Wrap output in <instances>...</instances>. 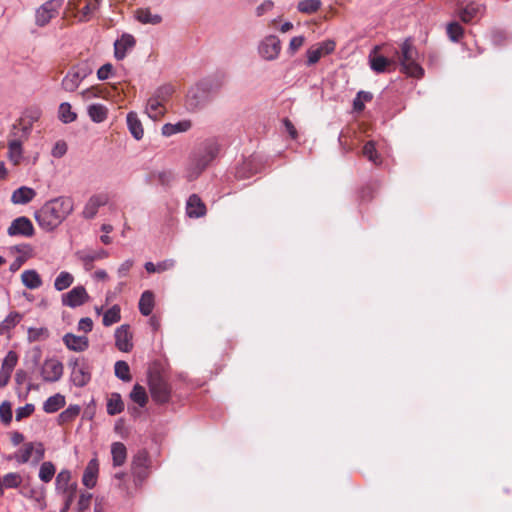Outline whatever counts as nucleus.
<instances>
[{
	"instance_id": "f257e3e1",
	"label": "nucleus",
	"mask_w": 512,
	"mask_h": 512,
	"mask_svg": "<svg viewBox=\"0 0 512 512\" xmlns=\"http://www.w3.org/2000/svg\"><path fill=\"white\" fill-rule=\"evenodd\" d=\"M74 211V201L68 196H59L46 201L34 214L37 224L46 232L55 230Z\"/></svg>"
},
{
	"instance_id": "f03ea898",
	"label": "nucleus",
	"mask_w": 512,
	"mask_h": 512,
	"mask_svg": "<svg viewBox=\"0 0 512 512\" xmlns=\"http://www.w3.org/2000/svg\"><path fill=\"white\" fill-rule=\"evenodd\" d=\"M219 145L214 140L204 141L189 157L186 165V178L192 181L217 157Z\"/></svg>"
},
{
	"instance_id": "7ed1b4c3",
	"label": "nucleus",
	"mask_w": 512,
	"mask_h": 512,
	"mask_svg": "<svg viewBox=\"0 0 512 512\" xmlns=\"http://www.w3.org/2000/svg\"><path fill=\"white\" fill-rule=\"evenodd\" d=\"M219 145L214 140L204 141L189 157L186 165V178L192 181L217 157Z\"/></svg>"
},
{
	"instance_id": "20e7f679",
	"label": "nucleus",
	"mask_w": 512,
	"mask_h": 512,
	"mask_svg": "<svg viewBox=\"0 0 512 512\" xmlns=\"http://www.w3.org/2000/svg\"><path fill=\"white\" fill-rule=\"evenodd\" d=\"M227 82V74L224 71H216L201 79L196 84V93L192 98L196 99L195 107L202 105L211 96L216 95Z\"/></svg>"
},
{
	"instance_id": "39448f33",
	"label": "nucleus",
	"mask_w": 512,
	"mask_h": 512,
	"mask_svg": "<svg viewBox=\"0 0 512 512\" xmlns=\"http://www.w3.org/2000/svg\"><path fill=\"white\" fill-rule=\"evenodd\" d=\"M400 50L401 70L410 77L421 78L424 75V69L418 63L419 53L410 38L401 44Z\"/></svg>"
},
{
	"instance_id": "423d86ee",
	"label": "nucleus",
	"mask_w": 512,
	"mask_h": 512,
	"mask_svg": "<svg viewBox=\"0 0 512 512\" xmlns=\"http://www.w3.org/2000/svg\"><path fill=\"white\" fill-rule=\"evenodd\" d=\"M17 129V125H13V130ZM31 125H26L21 128L20 135L12 131L9 134L8 139V152L7 158L13 165H18L23 159V147L22 144L28 139L31 133Z\"/></svg>"
},
{
	"instance_id": "0eeeda50",
	"label": "nucleus",
	"mask_w": 512,
	"mask_h": 512,
	"mask_svg": "<svg viewBox=\"0 0 512 512\" xmlns=\"http://www.w3.org/2000/svg\"><path fill=\"white\" fill-rule=\"evenodd\" d=\"M71 369L70 380L76 387H84L91 379L89 365L84 358L71 359L68 363Z\"/></svg>"
},
{
	"instance_id": "6e6552de",
	"label": "nucleus",
	"mask_w": 512,
	"mask_h": 512,
	"mask_svg": "<svg viewBox=\"0 0 512 512\" xmlns=\"http://www.w3.org/2000/svg\"><path fill=\"white\" fill-rule=\"evenodd\" d=\"M150 457L143 449L138 451L132 460L131 471L136 485H141L149 475Z\"/></svg>"
},
{
	"instance_id": "1a4fd4ad",
	"label": "nucleus",
	"mask_w": 512,
	"mask_h": 512,
	"mask_svg": "<svg viewBox=\"0 0 512 512\" xmlns=\"http://www.w3.org/2000/svg\"><path fill=\"white\" fill-rule=\"evenodd\" d=\"M150 393L158 404L167 403L171 397V388L168 382L160 375H155L149 380Z\"/></svg>"
},
{
	"instance_id": "9d476101",
	"label": "nucleus",
	"mask_w": 512,
	"mask_h": 512,
	"mask_svg": "<svg viewBox=\"0 0 512 512\" xmlns=\"http://www.w3.org/2000/svg\"><path fill=\"white\" fill-rule=\"evenodd\" d=\"M63 5V0H48L43 3L35 14L36 25L43 27L54 18Z\"/></svg>"
},
{
	"instance_id": "9b49d317",
	"label": "nucleus",
	"mask_w": 512,
	"mask_h": 512,
	"mask_svg": "<svg viewBox=\"0 0 512 512\" xmlns=\"http://www.w3.org/2000/svg\"><path fill=\"white\" fill-rule=\"evenodd\" d=\"M281 51V41L276 35L264 37L258 45L259 55L267 61H273L278 58Z\"/></svg>"
},
{
	"instance_id": "f8f14e48",
	"label": "nucleus",
	"mask_w": 512,
	"mask_h": 512,
	"mask_svg": "<svg viewBox=\"0 0 512 512\" xmlns=\"http://www.w3.org/2000/svg\"><path fill=\"white\" fill-rule=\"evenodd\" d=\"M40 374L45 382H56L63 375V365L56 358H48L42 364Z\"/></svg>"
},
{
	"instance_id": "ddd939ff",
	"label": "nucleus",
	"mask_w": 512,
	"mask_h": 512,
	"mask_svg": "<svg viewBox=\"0 0 512 512\" xmlns=\"http://www.w3.org/2000/svg\"><path fill=\"white\" fill-rule=\"evenodd\" d=\"M7 233L11 237H32L34 235V226L29 218L26 216H20L11 222L7 229Z\"/></svg>"
},
{
	"instance_id": "4468645a",
	"label": "nucleus",
	"mask_w": 512,
	"mask_h": 512,
	"mask_svg": "<svg viewBox=\"0 0 512 512\" xmlns=\"http://www.w3.org/2000/svg\"><path fill=\"white\" fill-rule=\"evenodd\" d=\"M89 299L84 286H75L67 293L62 294L61 301L64 306L76 308L83 305Z\"/></svg>"
},
{
	"instance_id": "2eb2a0df",
	"label": "nucleus",
	"mask_w": 512,
	"mask_h": 512,
	"mask_svg": "<svg viewBox=\"0 0 512 512\" xmlns=\"http://www.w3.org/2000/svg\"><path fill=\"white\" fill-rule=\"evenodd\" d=\"M108 196L106 194H96L92 195L87 202L82 211V216L85 219H93L100 207L105 206L108 203Z\"/></svg>"
},
{
	"instance_id": "dca6fc26",
	"label": "nucleus",
	"mask_w": 512,
	"mask_h": 512,
	"mask_svg": "<svg viewBox=\"0 0 512 512\" xmlns=\"http://www.w3.org/2000/svg\"><path fill=\"white\" fill-rule=\"evenodd\" d=\"M115 346L121 352H130L133 348L130 326L123 324L115 330Z\"/></svg>"
},
{
	"instance_id": "f3484780",
	"label": "nucleus",
	"mask_w": 512,
	"mask_h": 512,
	"mask_svg": "<svg viewBox=\"0 0 512 512\" xmlns=\"http://www.w3.org/2000/svg\"><path fill=\"white\" fill-rule=\"evenodd\" d=\"M136 45V39L132 34L123 33L120 39L114 42V57L122 60L126 57L127 52L132 50Z\"/></svg>"
},
{
	"instance_id": "a211bd4d",
	"label": "nucleus",
	"mask_w": 512,
	"mask_h": 512,
	"mask_svg": "<svg viewBox=\"0 0 512 512\" xmlns=\"http://www.w3.org/2000/svg\"><path fill=\"white\" fill-rule=\"evenodd\" d=\"M76 256L83 263L84 268L90 270L93 267V262L107 258L108 252L102 248L95 251L79 250L76 252Z\"/></svg>"
},
{
	"instance_id": "6ab92c4d",
	"label": "nucleus",
	"mask_w": 512,
	"mask_h": 512,
	"mask_svg": "<svg viewBox=\"0 0 512 512\" xmlns=\"http://www.w3.org/2000/svg\"><path fill=\"white\" fill-rule=\"evenodd\" d=\"M186 214L189 218H200L206 214V206L197 194L189 196L186 202Z\"/></svg>"
},
{
	"instance_id": "aec40b11",
	"label": "nucleus",
	"mask_w": 512,
	"mask_h": 512,
	"mask_svg": "<svg viewBox=\"0 0 512 512\" xmlns=\"http://www.w3.org/2000/svg\"><path fill=\"white\" fill-rule=\"evenodd\" d=\"M55 489L61 494L69 491H77V483L71 482V472L67 469L61 470L55 479Z\"/></svg>"
},
{
	"instance_id": "412c9836",
	"label": "nucleus",
	"mask_w": 512,
	"mask_h": 512,
	"mask_svg": "<svg viewBox=\"0 0 512 512\" xmlns=\"http://www.w3.org/2000/svg\"><path fill=\"white\" fill-rule=\"evenodd\" d=\"M66 347L75 352H83L89 347V340L86 336H79L73 333H66L63 336Z\"/></svg>"
},
{
	"instance_id": "4be33fe9",
	"label": "nucleus",
	"mask_w": 512,
	"mask_h": 512,
	"mask_svg": "<svg viewBox=\"0 0 512 512\" xmlns=\"http://www.w3.org/2000/svg\"><path fill=\"white\" fill-rule=\"evenodd\" d=\"M99 472V464L96 458L91 459L83 473L82 483L87 488H93L97 482V476Z\"/></svg>"
},
{
	"instance_id": "5701e85b",
	"label": "nucleus",
	"mask_w": 512,
	"mask_h": 512,
	"mask_svg": "<svg viewBox=\"0 0 512 512\" xmlns=\"http://www.w3.org/2000/svg\"><path fill=\"white\" fill-rule=\"evenodd\" d=\"M482 6L475 2H469L457 9V15L464 23H470L481 13Z\"/></svg>"
},
{
	"instance_id": "b1692460",
	"label": "nucleus",
	"mask_w": 512,
	"mask_h": 512,
	"mask_svg": "<svg viewBox=\"0 0 512 512\" xmlns=\"http://www.w3.org/2000/svg\"><path fill=\"white\" fill-rule=\"evenodd\" d=\"M36 196V191L27 186H21L13 191L11 202L16 205H25Z\"/></svg>"
},
{
	"instance_id": "393cba45",
	"label": "nucleus",
	"mask_w": 512,
	"mask_h": 512,
	"mask_svg": "<svg viewBox=\"0 0 512 512\" xmlns=\"http://www.w3.org/2000/svg\"><path fill=\"white\" fill-rule=\"evenodd\" d=\"M259 171V162L257 158L251 156L250 158L244 160L243 163L237 168L236 176L239 178H249Z\"/></svg>"
},
{
	"instance_id": "a878e982",
	"label": "nucleus",
	"mask_w": 512,
	"mask_h": 512,
	"mask_svg": "<svg viewBox=\"0 0 512 512\" xmlns=\"http://www.w3.org/2000/svg\"><path fill=\"white\" fill-rule=\"evenodd\" d=\"M128 130L136 140H141L144 135V130L140 119L136 112H129L126 116Z\"/></svg>"
},
{
	"instance_id": "bb28decb",
	"label": "nucleus",
	"mask_w": 512,
	"mask_h": 512,
	"mask_svg": "<svg viewBox=\"0 0 512 512\" xmlns=\"http://www.w3.org/2000/svg\"><path fill=\"white\" fill-rule=\"evenodd\" d=\"M20 493L22 496L34 500L40 509H44L46 506L44 488L23 486L20 490Z\"/></svg>"
},
{
	"instance_id": "cd10ccee",
	"label": "nucleus",
	"mask_w": 512,
	"mask_h": 512,
	"mask_svg": "<svg viewBox=\"0 0 512 512\" xmlns=\"http://www.w3.org/2000/svg\"><path fill=\"white\" fill-rule=\"evenodd\" d=\"M192 127L190 120H182L177 123H166L162 126L161 132L165 137H170L177 133H183L188 131Z\"/></svg>"
},
{
	"instance_id": "c85d7f7f",
	"label": "nucleus",
	"mask_w": 512,
	"mask_h": 512,
	"mask_svg": "<svg viewBox=\"0 0 512 512\" xmlns=\"http://www.w3.org/2000/svg\"><path fill=\"white\" fill-rule=\"evenodd\" d=\"M134 16L142 24L157 25L162 22V16L153 14L149 8H138Z\"/></svg>"
},
{
	"instance_id": "c756f323",
	"label": "nucleus",
	"mask_w": 512,
	"mask_h": 512,
	"mask_svg": "<svg viewBox=\"0 0 512 512\" xmlns=\"http://www.w3.org/2000/svg\"><path fill=\"white\" fill-rule=\"evenodd\" d=\"M23 285L28 289H37L42 285V279L36 270H25L21 274Z\"/></svg>"
},
{
	"instance_id": "7c9ffc66",
	"label": "nucleus",
	"mask_w": 512,
	"mask_h": 512,
	"mask_svg": "<svg viewBox=\"0 0 512 512\" xmlns=\"http://www.w3.org/2000/svg\"><path fill=\"white\" fill-rule=\"evenodd\" d=\"M65 403V397L60 393H56L43 403V410L48 414H52L63 408Z\"/></svg>"
},
{
	"instance_id": "2f4dec72",
	"label": "nucleus",
	"mask_w": 512,
	"mask_h": 512,
	"mask_svg": "<svg viewBox=\"0 0 512 512\" xmlns=\"http://www.w3.org/2000/svg\"><path fill=\"white\" fill-rule=\"evenodd\" d=\"M111 455L113 466H121L125 463L127 458V449L121 442H114L111 445Z\"/></svg>"
},
{
	"instance_id": "473e14b6",
	"label": "nucleus",
	"mask_w": 512,
	"mask_h": 512,
	"mask_svg": "<svg viewBox=\"0 0 512 512\" xmlns=\"http://www.w3.org/2000/svg\"><path fill=\"white\" fill-rule=\"evenodd\" d=\"M23 316L17 311L10 312L6 318L0 322V335H4L12 330L21 320Z\"/></svg>"
},
{
	"instance_id": "72a5a7b5",
	"label": "nucleus",
	"mask_w": 512,
	"mask_h": 512,
	"mask_svg": "<svg viewBox=\"0 0 512 512\" xmlns=\"http://www.w3.org/2000/svg\"><path fill=\"white\" fill-rule=\"evenodd\" d=\"M139 311L144 316H149L154 308V294L146 290L142 293L139 300Z\"/></svg>"
},
{
	"instance_id": "f704fd0d",
	"label": "nucleus",
	"mask_w": 512,
	"mask_h": 512,
	"mask_svg": "<svg viewBox=\"0 0 512 512\" xmlns=\"http://www.w3.org/2000/svg\"><path fill=\"white\" fill-rule=\"evenodd\" d=\"M87 112L90 119L95 123H101L105 121L108 115L107 108L99 103L89 105Z\"/></svg>"
},
{
	"instance_id": "c9c22d12",
	"label": "nucleus",
	"mask_w": 512,
	"mask_h": 512,
	"mask_svg": "<svg viewBox=\"0 0 512 512\" xmlns=\"http://www.w3.org/2000/svg\"><path fill=\"white\" fill-rule=\"evenodd\" d=\"M146 113H147L148 117L153 120L159 119L165 113V108H164L163 103L159 102L158 100L154 99L153 97H150L147 101Z\"/></svg>"
},
{
	"instance_id": "e433bc0d",
	"label": "nucleus",
	"mask_w": 512,
	"mask_h": 512,
	"mask_svg": "<svg viewBox=\"0 0 512 512\" xmlns=\"http://www.w3.org/2000/svg\"><path fill=\"white\" fill-rule=\"evenodd\" d=\"M81 82V78L78 77L75 71L71 68L65 75V77L62 79L61 85L65 91L73 92L79 87Z\"/></svg>"
},
{
	"instance_id": "4c0bfd02",
	"label": "nucleus",
	"mask_w": 512,
	"mask_h": 512,
	"mask_svg": "<svg viewBox=\"0 0 512 512\" xmlns=\"http://www.w3.org/2000/svg\"><path fill=\"white\" fill-rule=\"evenodd\" d=\"M107 413L111 416L117 415L124 410V403L119 393H112L107 401Z\"/></svg>"
},
{
	"instance_id": "58836bf2",
	"label": "nucleus",
	"mask_w": 512,
	"mask_h": 512,
	"mask_svg": "<svg viewBox=\"0 0 512 512\" xmlns=\"http://www.w3.org/2000/svg\"><path fill=\"white\" fill-rule=\"evenodd\" d=\"M22 476L17 472H10L1 477L3 491L5 489H15L21 486Z\"/></svg>"
},
{
	"instance_id": "ea45409f",
	"label": "nucleus",
	"mask_w": 512,
	"mask_h": 512,
	"mask_svg": "<svg viewBox=\"0 0 512 512\" xmlns=\"http://www.w3.org/2000/svg\"><path fill=\"white\" fill-rule=\"evenodd\" d=\"M33 451L34 443L28 442L24 445L23 449H20L13 456H10L8 459H14L18 464H24L31 459Z\"/></svg>"
},
{
	"instance_id": "a19ab883",
	"label": "nucleus",
	"mask_w": 512,
	"mask_h": 512,
	"mask_svg": "<svg viewBox=\"0 0 512 512\" xmlns=\"http://www.w3.org/2000/svg\"><path fill=\"white\" fill-rule=\"evenodd\" d=\"M100 7V0H89L79 12V21L88 22Z\"/></svg>"
},
{
	"instance_id": "79ce46f5",
	"label": "nucleus",
	"mask_w": 512,
	"mask_h": 512,
	"mask_svg": "<svg viewBox=\"0 0 512 512\" xmlns=\"http://www.w3.org/2000/svg\"><path fill=\"white\" fill-rule=\"evenodd\" d=\"M58 117L64 124L72 123L76 120L77 114L72 111L70 103L63 102L59 106Z\"/></svg>"
},
{
	"instance_id": "37998d69",
	"label": "nucleus",
	"mask_w": 512,
	"mask_h": 512,
	"mask_svg": "<svg viewBox=\"0 0 512 512\" xmlns=\"http://www.w3.org/2000/svg\"><path fill=\"white\" fill-rule=\"evenodd\" d=\"M114 372L115 376L123 382H130L132 380L130 367L126 361H117L114 365Z\"/></svg>"
},
{
	"instance_id": "c03bdc74",
	"label": "nucleus",
	"mask_w": 512,
	"mask_h": 512,
	"mask_svg": "<svg viewBox=\"0 0 512 512\" xmlns=\"http://www.w3.org/2000/svg\"><path fill=\"white\" fill-rule=\"evenodd\" d=\"M74 281V277L71 273L67 271H62L59 273V275L55 278L54 281V288L57 291H63L70 287Z\"/></svg>"
},
{
	"instance_id": "a18cd8bd",
	"label": "nucleus",
	"mask_w": 512,
	"mask_h": 512,
	"mask_svg": "<svg viewBox=\"0 0 512 512\" xmlns=\"http://www.w3.org/2000/svg\"><path fill=\"white\" fill-rule=\"evenodd\" d=\"M81 408L79 405H69L58 416L59 424H64L73 421L79 414Z\"/></svg>"
},
{
	"instance_id": "49530a36",
	"label": "nucleus",
	"mask_w": 512,
	"mask_h": 512,
	"mask_svg": "<svg viewBox=\"0 0 512 512\" xmlns=\"http://www.w3.org/2000/svg\"><path fill=\"white\" fill-rule=\"evenodd\" d=\"M363 155L373 164H375V165L381 164V156L376 150L374 141H368L365 143V145L363 147Z\"/></svg>"
},
{
	"instance_id": "de8ad7c7",
	"label": "nucleus",
	"mask_w": 512,
	"mask_h": 512,
	"mask_svg": "<svg viewBox=\"0 0 512 512\" xmlns=\"http://www.w3.org/2000/svg\"><path fill=\"white\" fill-rule=\"evenodd\" d=\"M372 99L373 94L371 92L360 90L353 100V110L362 112L365 108V102H370Z\"/></svg>"
},
{
	"instance_id": "09e8293b",
	"label": "nucleus",
	"mask_w": 512,
	"mask_h": 512,
	"mask_svg": "<svg viewBox=\"0 0 512 512\" xmlns=\"http://www.w3.org/2000/svg\"><path fill=\"white\" fill-rule=\"evenodd\" d=\"M55 466L51 461H45L39 469V479L44 483H49L55 475Z\"/></svg>"
},
{
	"instance_id": "8fccbe9b",
	"label": "nucleus",
	"mask_w": 512,
	"mask_h": 512,
	"mask_svg": "<svg viewBox=\"0 0 512 512\" xmlns=\"http://www.w3.org/2000/svg\"><path fill=\"white\" fill-rule=\"evenodd\" d=\"M121 319L120 314V307L118 305H113L111 308H109L103 315V325L106 327H109L117 322H119Z\"/></svg>"
},
{
	"instance_id": "3c124183",
	"label": "nucleus",
	"mask_w": 512,
	"mask_h": 512,
	"mask_svg": "<svg viewBox=\"0 0 512 512\" xmlns=\"http://www.w3.org/2000/svg\"><path fill=\"white\" fill-rule=\"evenodd\" d=\"M130 398L133 402L137 403L140 407H144L148 401L146 390L140 384H135L131 393Z\"/></svg>"
},
{
	"instance_id": "603ef678",
	"label": "nucleus",
	"mask_w": 512,
	"mask_h": 512,
	"mask_svg": "<svg viewBox=\"0 0 512 512\" xmlns=\"http://www.w3.org/2000/svg\"><path fill=\"white\" fill-rule=\"evenodd\" d=\"M321 0H302L298 3L297 9L304 14H313L321 8Z\"/></svg>"
},
{
	"instance_id": "864d4df0",
	"label": "nucleus",
	"mask_w": 512,
	"mask_h": 512,
	"mask_svg": "<svg viewBox=\"0 0 512 512\" xmlns=\"http://www.w3.org/2000/svg\"><path fill=\"white\" fill-rule=\"evenodd\" d=\"M446 33L452 42H459L464 35V29L458 22L454 21L447 25Z\"/></svg>"
},
{
	"instance_id": "5fc2aeb1",
	"label": "nucleus",
	"mask_w": 512,
	"mask_h": 512,
	"mask_svg": "<svg viewBox=\"0 0 512 512\" xmlns=\"http://www.w3.org/2000/svg\"><path fill=\"white\" fill-rule=\"evenodd\" d=\"M369 62L371 69L377 73L384 72L390 63V61L382 55H370Z\"/></svg>"
},
{
	"instance_id": "6e6d98bb",
	"label": "nucleus",
	"mask_w": 512,
	"mask_h": 512,
	"mask_svg": "<svg viewBox=\"0 0 512 512\" xmlns=\"http://www.w3.org/2000/svg\"><path fill=\"white\" fill-rule=\"evenodd\" d=\"M27 339L29 342H36L40 340H45L49 337V331L45 327H30L27 331Z\"/></svg>"
},
{
	"instance_id": "4d7b16f0",
	"label": "nucleus",
	"mask_w": 512,
	"mask_h": 512,
	"mask_svg": "<svg viewBox=\"0 0 512 512\" xmlns=\"http://www.w3.org/2000/svg\"><path fill=\"white\" fill-rule=\"evenodd\" d=\"M173 93V87L170 85H163L158 87L154 94L151 96L154 99L158 100L161 103H164L170 95Z\"/></svg>"
},
{
	"instance_id": "13d9d810",
	"label": "nucleus",
	"mask_w": 512,
	"mask_h": 512,
	"mask_svg": "<svg viewBox=\"0 0 512 512\" xmlns=\"http://www.w3.org/2000/svg\"><path fill=\"white\" fill-rule=\"evenodd\" d=\"M18 355L15 351H9L2 361L1 368L12 372L17 365Z\"/></svg>"
},
{
	"instance_id": "bf43d9fd",
	"label": "nucleus",
	"mask_w": 512,
	"mask_h": 512,
	"mask_svg": "<svg viewBox=\"0 0 512 512\" xmlns=\"http://www.w3.org/2000/svg\"><path fill=\"white\" fill-rule=\"evenodd\" d=\"M72 69L75 71L78 77L81 78L82 81L93 72L92 67L86 61L78 63L77 65L73 66Z\"/></svg>"
},
{
	"instance_id": "052dcab7",
	"label": "nucleus",
	"mask_w": 512,
	"mask_h": 512,
	"mask_svg": "<svg viewBox=\"0 0 512 512\" xmlns=\"http://www.w3.org/2000/svg\"><path fill=\"white\" fill-rule=\"evenodd\" d=\"M12 417L11 404L8 401H4L0 405V419L5 425H7L12 421Z\"/></svg>"
},
{
	"instance_id": "680f3d73",
	"label": "nucleus",
	"mask_w": 512,
	"mask_h": 512,
	"mask_svg": "<svg viewBox=\"0 0 512 512\" xmlns=\"http://www.w3.org/2000/svg\"><path fill=\"white\" fill-rule=\"evenodd\" d=\"M306 55H307V62H306L307 66H312V65L316 64L322 57L321 52L317 48L316 45L310 47L306 51Z\"/></svg>"
},
{
	"instance_id": "e2e57ef3",
	"label": "nucleus",
	"mask_w": 512,
	"mask_h": 512,
	"mask_svg": "<svg viewBox=\"0 0 512 512\" xmlns=\"http://www.w3.org/2000/svg\"><path fill=\"white\" fill-rule=\"evenodd\" d=\"M67 150V143L64 140H58L51 150V155L54 158H61L66 154Z\"/></svg>"
},
{
	"instance_id": "0e129e2a",
	"label": "nucleus",
	"mask_w": 512,
	"mask_h": 512,
	"mask_svg": "<svg viewBox=\"0 0 512 512\" xmlns=\"http://www.w3.org/2000/svg\"><path fill=\"white\" fill-rule=\"evenodd\" d=\"M35 410V406L31 403H27L16 410V420L20 421L23 418L29 417Z\"/></svg>"
},
{
	"instance_id": "69168bd1",
	"label": "nucleus",
	"mask_w": 512,
	"mask_h": 512,
	"mask_svg": "<svg viewBox=\"0 0 512 512\" xmlns=\"http://www.w3.org/2000/svg\"><path fill=\"white\" fill-rule=\"evenodd\" d=\"M304 42L305 37L302 35L293 37L289 43L288 53L294 55L302 47Z\"/></svg>"
},
{
	"instance_id": "338daca9",
	"label": "nucleus",
	"mask_w": 512,
	"mask_h": 512,
	"mask_svg": "<svg viewBox=\"0 0 512 512\" xmlns=\"http://www.w3.org/2000/svg\"><path fill=\"white\" fill-rule=\"evenodd\" d=\"M317 48L320 50L321 55H328L332 53L335 49V42L333 40H325L316 44Z\"/></svg>"
},
{
	"instance_id": "774afa93",
	"label": "nucleus",
	"mask_w": 512,
	"mask_h": 512,
	"mask_svg": "<svg viewBox=\"0 0 512 512\" xmlns=\"http://www.w3.org/2000/svg\"><path fill=\"white\" fill-rule=\"evenodd\" d=\"M113 71V65L111 63H106L102 65L97 71V78L101 81L107 80Z\"/></svg>"
}]
</instances>
